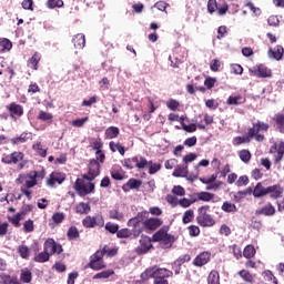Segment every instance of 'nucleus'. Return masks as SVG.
<instances>
[{
	"mask_svg": "<svg viewBox=\"0 0 284 284\" xmlns=\"http://www.w3.org/2000/svg\"><path fill=\"white\" fill-rule=\"evenodd\" d=\"M173 276L174 273L172 271L156 266L149 267L141 274L142 281H150V278H153V284H170L168 280Z\"/></svg>",
	"mask_w": 284,
	"mask_h": 284,
	"instance_id": "f257e3e1",
	"label": "nucleus"
},
{
	"mask_svg": "<svg viewBox=\"0 0 284 284\" xmlns=\"http://www.w3.org/2000/svg\"><path fill=\"white\" fill-rule=\"evenodd\" d=\"M90 180L88 174H83L81 178H78L73 184V190H75L79 196H88V194H94V182Z\"/></svg>",
	"mask_w": 284,
	"mask_h": 284,
	"instance_id": "f03ea898",
	"label": "nucleus"
},
{
	"mask_svg": "<svg viewBox=\"0 0 284 284\" xmlns=\"http://www.w3.org/2000/svg\"><path fill=\"white\" fill-rule=\"evenodd\" d=\"M270 131V125L261 120H257L253 123V125L248 129L247 134L248 138L254 139L257 143H263L265 141V132Z\"/></svg>",
	"mask_w": 284,
	"mask_h": 284,
	"instance_id": "7ed1b4c3",
	"label": "nucleus"
},
{
	"mask_svg": "<svg viewBox=\"0 0 284 284\" xmlns=\"http://www.w3.org/2000/svg\"><path fill=\"white\" fill-rule=\"evenodd\" d=\"M153 243H160L164 250H170L176 242L174 235L168 233V227H162L152 235Z\"/></svg>",
	"mask_w": 284,
	"mask_h": 284,
	"instance_id": "20e7f679",
	"label": "nucleus"
},
{
	"mask_svg": "<svg viewBox=\"0 0 284 284\" xmlns=\"http://www.w3.org/2000/svg\"><path fill=\"white\" fill-rule=\"evenodd\" d=\"M207 212H210V205H202L197 209L196 223L201 227H214L216 225V220Z\"/></svg>",
	"mask_w": 284,
	"mask_h": 284,
	"instance_id": "39448f33",
	"label": "nucleus"
},
{
	"mask_svg": "<svg viewBox=\"0 0 284 284\" xmlns=\"http://www.w3.org/2000/svg\"><path fill=\"white\" fill-rule=\"evenodd\" d=\"M18 185L22 187L32 189L37 185V171H31L29 173H21L16 179Z\"/></svg>",
	"mask_w": 284,
	"mask_h": 284,
	"instance_id": "423d86ee",
	"label": "nucleus"
},
{
	"mask_svg": "<svg viewBox=\"0 0 284 284\" xmlns=\"http://www.w3.org/2000/svg\"><path fill=\"white\" fill-rule=\"evenodd\" d=\"M85 267L93 270V272H101V270H105V267H108V264H105L102 253L97 251L90 256V261Z\"/></svg>",
	"mask_w": 284,
	"mask_h": 284,
	"instance_id": "0eeeda50",
	"label": "nucleus"
},
{
	"mask_svg": "<svg viewBox=\"0 0 284 284\" xmlns=\"http://www.w3.org/2000/svg\"><path fill=\"white\" fill-rule=\"evenodd\" d=\"M82 225L87 229L103 227L105 225V220L101 214H95L93 216L88 215L82 220Z\"/></svg>",
	"mask_w": 284,
	"mask_h": 284,
	"instance_id": "6e6552de",
	"label": "nucleus"
},
{
	"mask_svg": "<svg viewBox=\"0 0 284 284\" xmlns=\"http://www.w3.org/2000/svg\"><path fill=\"white\" fill-rule=\"evenodd\" d=\"M43 250H45L47 254H49L50 256H54V254H63V246L57 243V241H54V239L52 237H48L44 241Z\"/></svg>",
	"mask_w": 284,
	"mask_h": 284,
	"instance_id": "1a4fd4ad",
	"label": "nucleus"
},
{
	"mask_svg": "<svg viewBox=\"0 0 284 284\" xmlns=\"http://www.w3.org/2000/svg\"><path fill=\"white\" fill-rule=\"evenodd\" d=\"M128 226L129 227H133L132 234H133V239H139V236H141L143 230H145V225L143 224V222H141V213L138 214V216L132 217L128 221Z\"/></svg>",
	"mask_w": 284,
	"mask_h": 284,
	"instance_id": "9d476101",
	"label": "nucleus"
},
{
	"mask_svg": "<svg viewBox=\"0 0 284 284\" xmlns=\"http://www.w3.org/2000/svg\"><path fill=\"white\" fill-rule=\"evenodd\" d=\"M23 159H26V154H23V152L14 151L10 154H3L1 161L6 165H17L19 161H23Z\"/></svg>",
	"mask_w": 284,
	"mask_h": 284,
	"instance_id": "9b49d317",
	"label": "nucleus"
},
{
	"mask_svg": "<svg viewBox=\"0 0 284 284\" xmlns=\"http://www.w3.org/2000/svg\"><path fill=\"white\" fill-rule=\"evenodd\" d=\"M7 110L12 121L21 119V116L24 114L23 105L18 104L17 102H11L9 105H7Z\"/></svg>",
	"mask_w": 284,
	"mask_h": 284,
	"instance_id": "f8f14e48",
	"label": "nucleus"
},
{
	"mask_svg": "<svg viewBox=\"0 0 284 284\" xmlns=\"http://www.w3.org/2000/svg\"><path fill=\"white\" fill-rule=\"evenodd\" d=\"M251 74L258 77L260 79H270L272 77V70L265 64H258L250 69Z\"/></svg>",
	"mask_w": 284,
	"mask_h": 284,
	"instance_id": "ddd939ff",
	"label": "nucleus"
},
{
	"mask_svg": "<svg viewBox=\"0 0 284 284\" xmlns=\"http://www.w3.org/2000/svg\"><path fill=\"white\" fill-rule=\"evenodd\" d=\"M65 181V173L59 172V171H53L50 175L49 179L47 180V185L48 187H54V185H61Z\"/></svg>",
	"mask_w": 284,
	"mask_h": 284,
	"instance_id": "4468645a",
	"label": "nucleus"
},
{
	"mask_svg": "<svg viewBox=\"0 0 284 284\" xmlns=\"http://www.w3.org/2000/svg\"><path fill=\"white\" fill-rule=\"evenodd\" d=\"M212 261V253L210 251H203L193 260L194 267H203V265H207V263Z\"/></svg>",
	"mask_w": 284,
	"mask_h": 284,
	"instance_id": "2eb2a0df",
	"label": "nucleus"
},
{
	"mask_svg": "<svg viewBox=\"0 0 284 284\" xmlns=\"http://www.w3.org/2000/svg\"><path fill=\"white\" fill-rule=\"evenodd\" d=\"M152 250V239L150 236H141L140 245L135 248L136 254H148Z\"/></svg>",
	"mask_w": 284,
	"mask_h": 284,
	"instance_id": "dca6fc26",
	"label": "nucleus"
},
{
	"mask_svg": "<svg viewBox=\"0 0 284 284\" xmlns=\"http://www.w3.org/2000/svg\"><path fill=\"white\" fill-rule=\"evenodd\" d=\"M143 225L149 232H156V230L163 225V220L159 217H149L143 221Z\"/></svg>",
	"mask_w": 284,
	"mask_h": 284,
	"instance_id": "f3484780",
	"label": "nucleus"
},
{
	"mask_svg": "<svg viewBox=\"0 0 284 284\" xmlns=\"http://www.w3.org/2000/svg\"><path fill=\"white\" fill-rule=\"evenodd\" d=\"M99 174H101V164L98 160H91L89 163V172L87 174L88 178L90 181H94Z\"/></svg>",
	"mask_w": 284,
	"mask_h": 284,
	"instance_id": "a211bd4d",
	"label": "nucleus"
},
{
	"mask_svg": "<svg viewBox=\"0 0 284 284\" xmlns=\"http://www.w3.org/2000/svg\"><path fill=\"white\" fill-rule=\"evenodd\" d=\"M255 214L256 216H274L276 214V207L271 202H267L264 206L257 209Z\"/></svg>",
	"mask_w": 284,
	"mask_h": 284,
	"instance_id": "6ab92c4d",
	"label": "nucleus"
},
{
	"mask_svg": "<svg viewBox=\"0 0 284 284\" xmlns=\"http://www.w3.org/2000/svg\"><path fill=\"white\" fill-rule=\"evenodd\" d=\"M270 194V197L273 201H276V199H281L283 196V189L281 187V184H274L266 187V196Z\"/></svg>",
	"mask_w": 284,
	"mask_h": 284,
	"instance_id": "aec40b11",
	"label": "nucleus"
},
{
	"mask_svg": "<svg viewBox=\"0 0 284 284\" xmlns=\"http://www.w3.org/2000/svg\"><path fill=\"white\" fill-rule=\"evenodd\" d=\"M268 58L274 59V61H281L284 54V48L281 44H277L275 48H270L267 51Z\"/></svg>",
	"mask_w": 284,
	"mask_h": 284,
	"instance_id": "412c9836",
	"label": "nucleus"
},
{
	"mask_svg": "<svg viewBox=\"0 0 284 284\" xmlns=\"http://www.w3.org/2000/svg\"><path fill=\"white\" fill-rule=\"evenodd\" d=\"M143 185L141 180H136L134 178L129 179V181L122 185L123 192L128 193L130 190H139Z\"/></svg>",
	"mask_w": 284,
	"mask_h": 284,
	"instance_id": "4be33fe9",
	"label": "nucleus"
},
{
	"mask_svg": "<svg viewBox=\"0 0 284 284\" xmlns=\"http://www.w3.org/2000/svg\"><path fill=\"white\" fill-rule=\"evenodd\" d=\"M252 194L254 199H262V196H267V187L263 186L262 182H258L254 189H252Z\"/></svg>",
	"mask_w": 284,
	"mask_h": 284,
	"instance_id": "5701e85b",
	"label": "nucleus"
},
{
	"mask_svg": "<svg viewBox=\"0 0 284 284\" xmlns=\"http://www.w3.org/2000/svg\"><path fill=\"white\" fill-rule=\"evenodd\" d=\"M72 43L75 50H83L85 48V34L78 33L73 37Z\"/></svg>",
	"mask_w": 284,
	"mask_h": 284,
	"instance_id": "b1692460",
	"label": "nucleus"
},
{
	"mask_svg": "<svg viewBox=\"0 0 284 284\" xmlns=\"http://www.w3.org/2000/svg\"><path fill=\"white\" fill-rule=\"evenodd\" d=\"M41 61V53L36 52L28 61L27 67L31 70H39V62Z\"/></svg>",
	"mask_w": 284,
	"mask_h": 284,
	"instance_id": "393cba45",
	"label": "nucleus"
},
{
	"mask_svg": "<svg viewBox=\"0 0 284 284\" xmlns=\"http://www.w3.org/2000/svg\"><path fill=\"white\" fill-rule=\"evenodd\" d=\"M273 121L277 132L284 134V113H277L274 115Z\"/></svg>",
	"mask_w": 284,
	"mask_h": 284,
	"instance_id": "a878e982",
	"label": "nucleus"
},
{
	"mask_svg": "<svg viewBox=\"0 0 284 284\" xmlns=\"http://www.w3.org/2000/svg\"><path fill=\"white\" fill-rule=\"evenodd\" d=\"M195 200L203 201L204 203H210V201H214V193H210L207 191H202L195 194Z\"/></svg>",
	"mask_w": 284,
	"mask_h": 284,
	"instance_id": "bb28decb",
	"label": "nucleus"
},
{
	"mask_svg": "<svg viewBox=\"0 0 284 284\" xmlns=\"http://www.w3.org/2000/svg\"><path fill=\"white\" fill-rule=\"evenodd\" d=\"M245 98L241 94L230 95L226 100L227 105H243L245 103Z\"/></svg>",
	"mask_w": 284,
	"mask_h": 284,
	"instance_id": "cd10ccee",
	"label": "nucleus"
},
{
	"mask_svg": "<svg viewBox=\"0 0 284 284\" xmlns=\"http://www.w3.org/2000/svg\"><path fill=\"white\" fill-rule=\"evenodd\" d=\"M187 165L181 166L178 165L175 166L172 176H174L175 179H185V176H187Z\"/></svg>",
	"mask_w": 284,
	"mask_h": 284,
	"instance_id": "c85d7f7f",
	"label": "nucleus"
},
{
	"mask_svg": "<svg viewBox=\"0 0 284 284\" xmlns=\"http://www.w3.org/2000/svg\"><path fill=\"white\" fill-rule=\"evenodd\" d=\"M274 150H276V154L274 155L275 163H281L283 161L284 156V142H280L277 144H274Z\"/></svg>",
	"mask_w": 284,
	"mask_h": 284,
	"instance_id": "c756f323",
	"label": "nucleus"
},
{
	"mask_svg": "<svg viewBox=\"0 0 284 284\" xmlns=\"http://www.w3.org/2000/svg\"><path fill=\"white\" fill-rule=\"evenodd\" d=\"M207 284H221V274H219V271L213 270L209 273L206 277Z\"/></svg>",
	"mask_w": 284,
	"mask_h": 284,
	"instance_id": "7c9ffc66",
	"label": "nucleus"
},
{
	"mask_svg": "<svg viewBox=\"0 0 284 284\" xmlns=\"http://www.w3.org/2000/svg\"><path fill=\"white\" fill-rule=\"evenodd\" d=\"M110 276H114V270H112V268L99 272L95 275H93L92 278H93V281H101V280L110 278Z\"/></svg>",
	"mask_w": 284,
	"mask_h": 284,
	"instance_id": "2f4dec72",
	"label": "nucleus"
},
{
	"mask_svg": "<svg viewBox=\"0 0 284 284\" xmlns=\"http://www.w3.org/2000/svg\"><path fill=\"white\" fill-rule=\"evenodd\" d=\"M237 276L247 284H254V276L250 273V271L243 268L237 273Z\"/></svg>",
	"mask_w": 284,
	"mask_h": 284,
	"instance_id": "473e14b6",
	"label": "nucleus"
},
{
	"mask_svg": "<svg viewBox=\"0 0 284 284\" xmlns=\"http://www.w3.org/2000/svg\"><path fill=\"white\" fill-rule=\"evenodd\" d=\"M103 256H108L109 258H112V256H116L119 254V248L116 247H109L108 245H104L102 250H98Z\"/></svg>",
	"mask_w": 284,
	"mask_h": 284,
	"instance_id": "72a5a7b5",
	"label": "nucleus"
},
{
	"mask_svg": "<svg viewBox=\"0 0 284 284\" xmlns=\"http://www.w3.org/2000/svg\"><path fill=\"white\" fill-rule=\"evenodd\" d=\"M37 119L43 123H52L54 115L47 111H40L37 115Z\"/></svg>",
	"mask_w": 284,
	"mask_h": 284,
	"instance_id": "f704fd0d",
	"label": "nucleus"
},
{
	"mask_svg": "<svg viewBox=\"0 0 284 284\" xmlns=\"http://www.w3.org/2000/svg\"><path fill=\"white\" fill-rule=\"evenodd\" d=\"M109 219H111V221H123L125 215L123 212L119 211V209H112L109 211Z\"/></svg>",
	"mask_w": 284,
	"mask_h": 284,
	"instance_id": "c9c22d12",
	"label": "nucleus"
},
{
	"mask_svg": "<svg viewBox=\"0 0 284 284\" xmlns=\"http://www.w3.org/2000/svg\"><path fill=\"white\" fill-rule=\"evenodd\" d=\"M33 261L36 263H48V261H50V253L43 250V252H40L34 255Z\"/></svg>",
	"mask_w": 284,
	"mask_h": 284,
	"instance_id": "e433bc0d",
	"label": "nucleus"
},
{
	"mask_svg": "<svg viewBox=\"0 0 284 284\" xmlns=\"http://www.w3.org/2000/svg\"><path fill=\"white\" fill-rule=\"evenodd\" d=\"M120 130L118 126H109L105 132H104V138L105 139H116L120 134Z\"/></svg>",
	"mask_w": 284,
	"mask_h": 284,
	"instance_id": "4c0bfd02",
	"label": "nucleus"
},
{
	"mask_svg": "<svg viewBox=\"0 0 284 284\" xmlns=\"http://www.w3.org/2000/svg\"><path fill=\"white\" fill-rule=\"evenodd\" d=\"M109 148H110L111 152H119V154H121V156H125V148L123 145H121V143H115L114 141H111L109 143Z\"/></svg>",
	"mask_w": 284,
	"mask_h": 284,
	"instance_id": "58836bf2",
	"label": "nucleus"
},
{
	"mask_svg": "<svg viewBox=\"0 0 284 284\" xmlns=\"http://www.w3.org/2000/svg\"><path fill=\"white\" fill-rule=\"evenodd\" d=\"M243 256L244 258H254L256 256V248L254 247V245H246L243 250Z\"/></svg>",
	"mask_w": 284,
	"mask_h": 284,
	"instance_id": "ea45409f",
	"label": "nucleus"
},
{
	"mask_svg": "<svg viewBox=\"0 0 284 284\" xmlns=\"http://www.w3.org/2000/svg\"><path fill=\"white\" fill-rule=\"evenodd\" d=\"M245 143H252V140L247 133H246V135L235 136L233 139V145H235V146L243 145Z\"/></svg>",
	"mask_w": 284,
	"mask_h": 284,
	"instance_id": "a19ab883",
	"label": "nucleus"
},
{
	"mask_svg": "<svg viewBox=\"0 0 284 284\" xmlns=\"http://www.w3.org/2000/svg\"><path fill=\"white\" fill-rule=\"evenodd\" d=\"M92 209L90 207V204L84 203V202H80L77 206H75V213L77 214H88Z\"/></svg>",
	"mask_w": 284,
	"mask_h": 284,
	"instance_id": "79ce46f5",
	"label": "nucleus"
},
{
	"mask_svg": "<svg viewBox=\"0 0 284 284\" xmlns=\"http://www.w3.org/2000/svg\"><path fill=\"white\" fill-rule=\"evenodd\" d=\"M21 283H31L32 282V271L24 268L20 273Z\"/></svg>",
	"mask_w": 284,
	"mask_h": 284,
	"instance_id": "37998d69",
	"label": "nucleus"
},
{
	"mask_svg": "<svg viewBox=\"0 0 284 284\" xmlns=\"http://www.w3.org/2000/svg\"><path fill=\"white\" fill-rule=\"evenodd\" d=\"M239 156L243 163H250L252 161V153L247 149L239 151Z\"/></svg>",
	"mask_w": 284,
	"mask_h": 284,
	"instance_id": "c03bdc74",
	"label": "nucleus"
},
{
	"mask_svg": "<svg viewBox=\"0 0 284 284\" xmlns=\"http://www.w3.org/2000/svg\"><path fill=\"white\" fill-rule=\"evenodd\" d=\"M138 161H139V156L125 159L123 161V166L126 168V170H134V168H136Z\"/></svg>",
	"mask_w": 284,
	"mask_h": 284,
	"instance_id": "a18cd8bd",
	"label": "nucleus"
},
{
	"mask_svg": "<svg viewBox=\"0 0 284 284\" xmlns=\"http://www.w3.org/2000/svg\"><path fill=\"white\" fill-rule=\"evenodd\" d=\"M227 10H230V6L227 4V2H225V0H220L217 2V13L220 14V17H223V14H227Z\"/></svg>",
	"mask_w": 284,
	"mask_h": 284,
	"instance_id": "49530a36",
	"label": "nucleus"
},
{
	"mask_svg": "<svg viewBox=\"0 0 284 284\" xmlns=\"http://www.w3.org/2000/svg\"><path fill=\"white\" fill-rule=\"evenodd\" d=\"M18 253L26 261H28V258H30V247L28 245H23V244L19 245Z\"/></svg>",
	"mask_w": 284,
	"mask_h": 284,
	"instance_id": "de8ad7c7",
	"label": "nucleus"
},
{
	"mask_svg": "<svg viewBox=\"0 0 284 284\" xmlns=\"http://www.w3.org/2000/svg\"><path fill=\"white\" fill-rule=\"evenodd\" d=\"M192 221H194V210L190 209L184 212L182 216V223L187 225V223H192Z\"/></svg>",
	"mask_w": 284,
	"mask_h": 284,
	"instance_id": "09e8293b",
	"label": "nucleus"
},
{
	"mask_svg": "<svg viewBox=\"0 0 284 284\" xmlns=\"http://www.w3.org/2000/svg\"><path fill=\"white\" fill-rule=\"evenodd\" d=\"M67 236H68L69 241H74V240L79 239V236H81V234L79 233V229H77V226H70L67 232Z\"/></svg>",
	"mask_w": 284,
	"mask_h": 284,
	"instance_id": "8fccbe9b",
	"label": "nucleus"
},
{
	"mask_svg": "<svg viewBox=\"0 0 284 284\" xmlns=\"http://www.w3.org/2000/svg\"><path fill=\"white\" fill-rule=\"evenodd\" d=\"M222 210H223V212H226V213L239 212L236 204L229 202V201H226L222 204Z\"/></svg>",
	"mask_w": 284,
	"mask_h": 284,
	"instance_id": "3c124183",
	"label": "nucleus"
},
{
	"mask_svg": "<svg viewBox=\"0 0 284 284\" xmlns=\"http://www.w3.org/2000/svg\"><path fill=\"white\" fill-rule=\"evenodd\" d=\"M204 123L203 122H199L196 125L199 128V130H205V125H212L214 123V116L210 115V114H205L204 115Z\"/></svg>",
	"mask_w": 284,
	"mask_h": 284,
	"instance_id": "603ef678",
	"label": "nucleus"
},
{
	"mask_svg": "<svg viewBox=\"0 0 284 284\" xmlns=\"http://www.w3.org/2000/svg\"><path fill=\"white\" fill-rule=\"evenodd\" d=\"M116 236L118 239H133V233L130 229H121L118 230Z\"/></svg>",
	"mask_w": 284,
	"mask_h": 284,
	"instance_id": "864d4df0",
	"label": "nucleus"
},
{
	"mask_svg": "<svg viewBox=\"0 0 284 284\" xmlns=\"http://www.w3.org/2000/svg\"><path fill=\"white\" fill-rule=\"evenodd\" d=\"M192 261V256L190 254L181 255L179 258H176L173 263V265H176L178 267H181L184 263H190Z\"/></svg>",
	"mask_w": 284,
	"mask_h": 284,
	"instance_id": "5fc2aeb1",
	"label": "nucleus"
},
{
	"mask_svg": "<svg viewBox=\"0 0 284 284\" xmlns=\"http://www.w3.org/2000/svg\"><path fill=\"white\" fill-rule=\"evenodd\" d=\"M64 3L63 0H48L47 8L49 10H54V8H63Z\"/></svg>",
	"mask_w": 284,
	"mask_h": 284,
	"instance_id": "6e6d98bb",
	"label": "nucleus"
},
{
	"mask_svg": "<svg viewBox=\"0 0 284 284\" xmlns=\"http://www.w3.org/2000/svg\"><path fill=\"white\" fill-rule=\"evenodd\" d=\"M90 146L92 150H95L97 154L101 153L103 149V141H101V138H98L93 142H91Z\"/></svg>",
	"mask_w": 284,
	"mask_h": 284,
	"instance_id": "4d7b16f0",
	"label": "nucleus"
},
{
	"mask_svg": "<svg viewBox=\"0 0 284 284\" xmlns=\"http://www.w3.org/2000/svg\"><path fill=\"white\" fill-rule=\"evenodd\" d=\"M148 165H150V162H148V159L143 156H138V161L135 162V168H138V170H145Z\"/></svg>",
	"mask_w": 284,
	"mask_h": 284,
	"instance_id": "13d9d810",
	"label": "nucleus"
},
{
	"mask_svg": "<svg viewBox=\"0 0 284 284\" xmlns=\"http://www.w3.org/2000/svg\"><path fill=\"white\" fill-rule=\"evenodd\" d=\"M33 150L39 154V156H42V159H45V156H48V150L43 149L41 142L33 144Z\"/></svg>",
	"mask_w": 284,
	"mask_h": 284,
	"instance_id": "bf43d9fd",
	"label": "nucleus"
},
{
	"mask_svg": "<svg viewBox=\"0 0 284 284\" xmlns=\"http://www.w3.org/2000/svg\"><path fill=\"white\" fill-rule=\"evenodd\" d=\"M111 179H113L114 181H123L128 179V176H125V173L123 171L113 170L111 171Z\"/></svg>",
	"mask_w": 284,
	"mask_h": 284,
	"instance_id": "052dcab7",
	"label": "nucleus"
},
{
	"mask_svg": "<svg viewBox=\"0 0 284 284\" xmlns=\"http://www.w3.org/2000/svg\"><path fill=\"white\" fill-rule=\"evenodd\" d=\"M194 203H196L195 197L194 199H187V197H183L181 200H179L178 205H180L181 207H190V205H194Z\"/></svg>",
	"mask_w": 284,
	"mask_h": 284,
	"instance_id": "680f3d73",
	"label": "nucleus"
},
{
	"mask_svg": "<svg viewBox=\"0 0 284 284\" xmlns=\"http://www.w3.org/2000/svg\"><path fill=\"white\" fill-rule=\"evenodd\" d=\"M262 276H263L264 281H267L268 283L278 284V282H276V277L274 276V273H272V271H264L262 273Z\"/></svg>",
	"mask_w": 284,
	"mask_h": 284,
	"instance_id": "e2e57ef3",
	"label": "nucleus"
},
{
	"mask_svg": "<svg viewBox=\"0 0 284 284\" xmlns=\"http://www.w3.org/2000/svg\"><path fill=\"white\" fill-rule=\"evenodd\" d=\"M104 230H106V232H109L110 234H118L119 233V224H114L112 222H108L104 225Z\"/></svg>",
	"mask_w": 284,
	"mask_h": 284,
	"instance_id": "0e129e2a",
	"label": "nucleus"
},
{
	"mask_svg": "<svg viewBox=\"0 0 284 284\" xmlns=\"http://www.w3.org/2000/svg\"><path fill=\"white\" fill-rule=\"evenodd\" d=\"M179 105H181V103L174 99L166 101V108L172 112H176V110H179Z\"/></svg>",
	"mask_w": 284,
	"mask_h": 284,
	"instance_id": "69168bd1",
	"label": "nucleus"
},
{
	"mask_svg": "<svg viewBox=\"0 0 284 284\" xmlns=\"http://www.w3.org/2000/svg\"><path fill=\"white\" fill-rule=\"evenodd\" d=\"M13 281H14V277L10 276L9 274H6V273L0 274L1 284H12Z\"/></svg>",
	"mask_w": 284,
	"mask_h": 284,
	"instance_id": "338daca9",
	"label": "nucleus"
},
{
	"mask_svg": "<svg viewBox=\"0 0 284 284\" xmlns=\"http://www.w3.org/2000/svg\"><path fill=\"white\" fill-rule=\"evenodd\" d=\"M172 194L175 196H185V189L181 185H175L172 189Z\"/></svg>",
	"mask_w": 284,
	"mask_h": 284,
	"instance_id": "774afa93",
	"label": "nucleus"
}]
</instances>
